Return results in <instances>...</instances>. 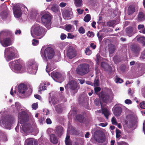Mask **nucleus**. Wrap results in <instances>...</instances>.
I'll return each mask as SVG.
<instances>
[{
	"label": "nucleus",
	"mask_w": 145,
	"mask_h": 145,
	"mask_svg": "<svg viewBox=\"0 0 145 145\" xmlns=\"http://www.w3.org/2000/svg\"><path fill=\"white\" fill-rule=\"evenodd\" d=\"M76 55V52L75 49L72 46H69L67 48V56L69 59H72L75 57Z\"/></svg>",
	"instance_id": "7"
},
{
	"label": "nucleus",
	"mask_w": 145,
	"mask_h": 145,
	"mask_svg": "<svg viewBox=\"0 0 145 145\" xmlns=\"http://www.w3.org/2000/svg\"><path fill=\"white\" fill-rule=\"evenodd\" d=\"M111 121L112 124L113 125H116L118 124L117 122L116 121V118L114 117H113L112 118L111 120Z\"/></svg>",
	"instance_id": "43"
},
{
	"label": "nucleus",
	"mask_w": 145,
	"mask_h": 145,
	"mask_svg": "<svg viewBox=\"0 0 145 145\" xmlns=\"http://www.w3.org/2000/svg\"><path fill=\"white\" fill-rule=\"evenodd\" d=\"M118 144V145H128L127 143L123 142H120Z\"/></svg>",
	"instance_id": "61"
},
{
	"label": "nucleus",
	"mask_w": 145,
	"mask_h": 145,
	"mask_svg": "<svg viewBox=\"0 0 145 145\" xmlns=\"http://www.w3.org/2000/svg\"><path fill=\"white\" fill-rule=\"evenodd\" d=\"M101 88L99 87H96L94 88V91L95 93L97 94V93L100 91Z\"/></svg>",
	"instance_id": "54"
},
{
	"label": "nucleus",
	"mask_w": 145,
	"mask_h": 145,
	"mask_svg": "<svg viewBox=\"0 0 145 145\" xmlns=\"http://www.w3.org/2000/svg\"><path fill=\"white\" fill-rule=\"evenodd\" d=\"M138 20L143 21L145 19V16L144 13L142 12H140L138 15Z\"/></svg>",
	"instance_id": "26"
},
{
	"label": "nucleus",
	"mask_w": 145,
	"mask_h": 145,
	"mask_svg": "<svg viewBox=\"0 0 145 145\" xmlns=\"http://www.w3.org/2000/svg\"><path fill=\"white\" fill-rule=\"evenodd\" d=\"M113 61L116 64H117L120 61L119 57L117 55H115L113 57Z\"/></svg>",
	"instance_id": "33"
},
{
	"label": "nucleus",
	"mask_w": 145,
	"mask_h": 145,
	"mask_svg": "<svg viewBox=\"0 0 145 145\" xmlns=\"http://www.w3.org/2000/svg\"><path fill=\"white\" fill-rule=\"evenodd\" d=\"M133 29L131 27L127 28L125 30L126 33L129 37H131L133 35Z\"/></svg>",
	"instance_id": "21"
},
{
	"label": "nucleus",
	"mask_w": 145,
	"mask_h": 145,
	"mask_svg": "<svg viewBox=\"0 0 145 145\" xmlns=\"http://www.w3.org/2000/svg\"><path fill=\"white\" fill-rule=\"evenodd\" d=\"M15 16L17 18H19L22 15V10L20 7L19 6H14L13 8Z\"/></svg>",
	"instance_id": "11"
},
{
	"label": "nucleus",
	"mask_w": 145,
	"mask_h": 145,
	"mask_svg": "<svg viewBox=\"0 0 145 145\" xmlns=\"http://www.w3.org/2000/svg\"><path fill=\"white\" fill-rule=\"evenodd\" d=\"M38 107L37 103H34L32 105V107L34 110H36Z\"/></svg>",
	"instance_id": "53"
},
{
	"label": "nucleus",
	"mask_w": 145,
	"mask_h": 145,
	"mask_svg": "<svg viewBox=\"0 0 145 145\" xmlns=\"http://www.w3.org/2000/svg\"><path fill=\"white\" fill-rule=\"evenodd\" d=\"M33 140H31L28 142L27 145H33Z\"/></svg>",
	"instance_id": "62"
},
{
	"label": "nucleus",
	"mask_w": 145,
	"mask_h": 145,
	"mask_svg": "<svg viewBox=\"0 0 145 145\" xmlns=\"http://www.w3.org/2000/svg\"><path fill=\"white\" fill-rule=\"evenodd\" d=\"M97 36L98 38L99 41L100 42H101L103 38V35H100L99 32L97 34Z\"/></svg>",
	"instance_id": "47"
},
{
	"label": "nucleus",
	"mask_w": 145,
	"mask_h": 145,
	"mask_svg": "<svg viewBox=\"0 0 145 145\" xmlns=\"http://www.w3.org/2000/svg\"><path fill=\"white\" fill-rule=\"evenodd\" d=\"M46 122L48 124H50L52 123V121L50 119L48 118L46 119Z\"/></svg>",
	"instance_id": "58"
},
{
	"label": "nucleus",
	"mask_w": 145,
	"mask_h": 145,
	"mask_svg": "<svg viewBox=\"0 0 145 145\" xmlns=\"http://www.w3.org/2000/svg\"><path fill=\"white\" fill-rule=\"evenodd\" d=\"M87 36L89 37H91V36L93 37L94 36V33L92 32H91L90 31H88L87 34Z\"/></svg>",
	"instance_id": "45"
},
{
	"label": "nucleus",
	"mask_w": 145,
	"mask_h": 145,
	"mask_svg": "<svg viewBox=\"0 0 145 145\" xmlns=\"http://www.w3.org/2000/svg\"><path fill=\"white\" fill-rule=\"evenodd\" d=\"M84 11V10H81V9L80 8H78L77 9V11L80 14H81L83 13Z\"/></svg>",
	"instance_id": "59"
},
{
	"label": "nucleus",
	"mask_w": 145,
	"mask_h": 145,
	"mask_svg": "<svg viewBox=\"0 0 145 145\" xmlns=\"http://www.w3.org/2000/svg\"><path fill=\"white\" fill-rule=\"evenodd\" d=\"M128 94L131 96H133V92H132V90L131 88H129L128 89Z\"/></svg>",
	"instance_id": "63"
},
{
	"label": "nucleus",
	"mask_w": 145,
	"mask_h": 145,
	"mask_svg": "<svg viewBox=\"0 0 145 145\" xmlns=\"http://www.w3.org/2000/svg\"><path fill=\"white\" fill-rule=\"evenodd\" d=\"M37 67L36 65L33 64H31L28 66L27 70L29 73L32 74L35 72Z\"/></svg>",
	"instance_id": "18"
},
{
	"label": "nucleus",
	"mask_w": 145,
	"mask_h": 145,
	"mask_svg": "<svg viewBox=\"0 0 145 145\" xmlns=\"http://www.w3.org/2000/svg\"><path fill=\"white\" fill-rule=\"evenodd\" d=\"M69 88L72 91H73L74 93H76L80 88V86L78 83L74 80L70 81L67 84Z\"/></svg>",
	"instance_id": "5"
},
{
	"label": "nucleus",
	"mask_w": 145,
	"mask_h": 145,
	"mask_svg": "<svg viewBox=\"0 0 145 145\" xmlns=\"http://www.w3.org/2000/svg\"><path fill=\"white\" fill-rule=\"evenodd\" d=\"M134 39L137 40L138 42L142 44L143 45H145V37L144 36H137Z\"/></svg>",
	"instance_id": "16"
},
{
	"label": "nucleus",
	"mask_w": 145,
	"mask_h": 145,
	"mask_svg": "<svg viewBox=\"0 0 145 145\" xmlns=\"http://www.w3.org/2000/svg\"><path fill=\"white\" fill-rule=\"evenodd\" d=\"M8 52H10L9 54L7 56V60L10 61L15 58V50L14 48L12 47L6 48L5 50V56Z\"/></svg>",
	"instance_id": "6"
},
{
	"label": "nucleus",
	"mask_w": 145,
	"mask_h": 145,
	"mask_svg": "<svg viewBox=\"0 0 145 145\" xmlns=\"http://www.w3.org/2000/svg\"><path fill=\"white\" fill-rule=\"evenodd\" d=\"M100 100L103 103H106L109 100L110 95L108 93L101 91L98 95Z\"/></svg>",
	"instance_id": "4"
},
{
	"label": "nucleus",
	"mask_w": 145,
	"mask_h": 145,
	"mask_svg": "<svg viewBox=\"0 0 145 145\" xmlns=\"http://www.w3.org/2000/svg\"><path fill=\"white\" fill-rule=\"evenodd\" d=\"M101 57L99 55H97L96 56V62L97 64L99 65L100 63Z\"/></svg>",
	"instance_id": "46"
},
{
	"label": "nucleus",
	"mask_w": 145,
	"mask_h": 145,
	"mask_svg": "<svg viewBox=\"0 0 145 145\" xmlns=\"http://www.w3.org/2000/svg\"><path fill=\"white\" fill-rule=\"evenodd\" d=\"M63 16L65 17L69 18L71 17V12L68 10L64 11L63 12Z\"/></svg>",
	"instance_id": "31"
},
{
	"label": "nucleus",
	"mask_w": 145,
	"mask_h": 145,
	"mask_svg": "<svg viewBox=\"0 0 145 145\" xmlns=\"http://www.w3.org/2000/svg\"><path fill=\"white\" fill-rule=\"evenodd\" d=\"M89 65L86 63H83L79 65L76 69V73L81 76H83L87 74L89 72Z\"/></svg>",
	"instance_id": "2"
},
{
	"label": "nucleus",
	"mask_w": 145,
	"mask_h": 145,
	"mask_svg": "<svg viewBox=\"0 0 145 145\" xmlns=\"http://www.w3.org/2000/svg\"><path fill=\"white\" fill-rule=\"evenodd\" d=\"M76 6L77 7H80L82 4V0H75Z\"/></svg>",
	"instance_id": "41"
},
{
	"label": "nucleus",
	"mask_w": 145,
	"mask_h": 145,
	"mask_svg": "<svg viewBox=\"0 0 145 145\" xmlns=\"http://www.w3.org/2000/svg\"><path fill=\"white\" fill-rule=\"evenodd\" d=\"M116 81V83H121L123 82V81L122 79H121L120 78H118L116 79L115 80Z\"/></svg>",
	"instance_id": "49"
},
{
	"label": "nucleus",
	"mask_w": 145,
	"mask_h": 145,
	"mask_svg": "<svg viewBox=\"0 0 145 145\" xmlns=\"http://www.w3.org/2000/svg\"><path fill=\"white\" fill-rule=\"evenodd\" d=\"M34 26L35 27L33 31L34 34L39 37L37 38V39H41L45 35L46 32V30L38 24L35 25Z\"/></svg>",
	"instance_id": "3"
},
{
	"label": "nucleus",
	"mask_w": 145,
	"mask_h": 145,
	"mask_svg": "<svg viewBox=\"0 0 145 145\" xmlns=\"http://www.w3.org/2000/svg\"><path fill=\"white\" fill-rule=\"evenodd\" d=\"M116 22V21L115 20H112L107 22V25L109 27H113Z\"/></svg>",
	"instance_id": "34"
},
{
	"label": "nucleus",
	"mask_w": 145,
	"mask_h": 145,
	"mask_svg": "<svg viewBox=\"0 0 145 145\" xmlns=\"http://www.w3.org/2000/svg\"><path fill=\"white\" fill-rule=\"evenodd\" d=\"M39 41L38 40L35 39H33L32 40V44L34 46L36 45L37 44H38Z\"/></svg>",
	"instance_id": "48"
},
{
	"label": "nucleus",
	"mask_w": 145,
	"mask_h": 145,
	"mask_svg": "<svg viewBox=\"0 0 145 145\" xmlns=\"http://www.w3.org/2000/svg\"><path fill=\"white\" fill-rule=\"evenodd\" d=\"M50 140L51 142L54 144H56L58 142L57 138L54 134H52L50 135Z\"/></svg>",
	"instance_id": "23"
},
{
	"label": "nucleus",
	"mask_w": 145,
	"mask_h": 145,
	"mask_svg": "<svg viewBox=\"0 0 145 145\" xmlns=\"http://www.w3.org/2000/svg\"><path fill=\"white\" fill-rule=\"evenodd\" d=\"M67 36L64 34L62 33L61 34L60 38L61 40H64L66 39Z\"/></svg>",
	"instance_id": "55"
},
{
	"label": "nucleus",
	"mask_w": 145,
	"mask_h": 145,
	"mask_svg": "<svg viewBox=\"0 0 145 145\" xmlns=\"http://www.w3.org/2000/svg\"><path fill=\"white\" fill-rule=\"evenodd\" d=\"M51 9L52 10L55 12H57L58 10V7L56 5H53L51 7Z\"/></svg>",
	"instance_id": "36"
},
{
	"label": "nucleus",
	"mask_w": 145,
	"mask_h": 145,
	"mask_svg": "<svg viewBox=\"0 0 145 145\" xmlns=\"http://www.w3.org/2000/svg\"><path fill=\"white\" fill-rule=\"evenodd\" d=\"M2 123L5 125L7 127H10L12 122V120L9 118H7L2 120Z\"/></svg>",
	"instance_id": "17"
},
{
	"label": "nucleus",
	"mask_w": 145,
	"mask_h": 145,
	"mask_svg": "<svg viewBox=\"0 0 145 145\" xmlns=\"http://www.w3.org/2000/svg\"><path fill=\"white\" fill-rule=\"evenodd\" d=\"M108 47L110 54L114 53L116 50V46L114 44L110 43L108 45Z\"/></svg>",
	"instance_id": "19"
},
{
	"label": "nucleus",
	"mask_w": 145,
	"mask_h": 145,
	"mask_svg": "<svg viewBox=\"0 0 145 145\" xmlns=\"http://www.w3.org/2000/svg\"><path fill=\"white\" fill-rule=\"evenodd\" d=\"M40 52L43 59L46 62H47L48 59L52 58L55 54L54 50L50 47H47L43 50L42 49Z\"/></svg>",
	"instance_id": "1"
},
{
	"label": "nucleus",
	"mask_w": 145,
	"mask_h": 145,
	"mask_svg": "<svg viewBox=\"0 0 145 145\" xmlns=\"http://www.w3.org/2000/svg\"><path fill=\"white\" fill-rule=\"evenodd\" d=\"M14 63L15 64L14 67L16 70L19 71L22 69V60L20 59H18V60L14 61Z\"/></svg>",
	"instance_id": "13"
},
{
	"label": "nucleus",
	"mask_w": 145,
	"mask_h": 145,
	"mask_svg": "<svg viewBox=\"0 0 145 145\" xmlns=\"http://www.w3.org/2000/svg\"><path fill=\"white\" fill-rule=\"evenodd\" d=\"M63 128L61 126L57 127L56 129V133L58 136H61L62 134Z\"/></svg>",
	"instance_id": "24"
},
{
	"label": "nucleus",
	"mask_w": 145,
	"mask_h": 145,
	"mask_svg": "<svg viewBox=\"0 0 145 145\" xmlns=\"http://www.w3.org/2000/svg\"><path fill=\"white\" fill-rule=\"evenodd\" d=\"M133 121L132 120H131L129 121L127 123H126V124H127V126L128 128H131L133 127Z\"/></svg>",
	"instance_id": "39"
},
{
	"label": "nucleus",
	"mask_w": 145,
	"mask_h": 145,
	"mask_svg": "<svg viewBox=\"0 0 145 145\" xmlns=\"http://www.w3.org/2000/svg\"><path fill=\"white\" fill-rule=\"evenodd\" d=\"M131 50L134 53L137 54L139 52L140 48L138 45L134 44L132 46Z\"/></svg>",
	"instance_id": "20"
},
{
	"label": "nucleus",
	"mask_w": 145,
	"mask_h": 145,
	"mask_svg": "<svg viewBox=\"0 0 145 145\" xmlns=\"http://www.w3.org/2000/svg\"><path fill=\"white\" fill-rule=\"evenodd\" d=\"M125 103L127 104H130L132 103V101L130 99H127L125 100Z\"/></svg>",
	"instance_id": "56"
},
{
	"label": "nucleus",
	"mask_w": 145,
	"mask_h": 145,
	"mask_svg": "<svg viewBox=\"0 0 145 145\" xmlns=\"http://www.w3.org/2000/svg\"><path fill=\"white\" fill-rule=\"evenodd\" d=\"M74 36L72 34L69 33H68L67 38L68 39H72L74 38Z\"/></svg>",
	"instance_id": "57"
},
{
	"label": "nucleus",
	"mask_w": 145,
	"mask_h": 145,
	"mask_svg": "<svg viewBox=\"0 0 145 145\" xmlns=\"http://www.w3.org/2000/svg\"><path fill=\"white\" fill-rule=\"evenodd\" d=\"M101 66L108 74H110L111 72L112 69L110 65L107 64L105 62H102L101 63Z\"/></svg>",
	"instance_id": "12"
},
{
	"label": "nucleus",
	"mask_w": 145,
	"mask_h": 145,
	"mask_svg": "<svg viewBox=\"0 0 145 145\" xmlns=\"http://www.w3.org/2000/svg\"><path fill=\"white\" fill-rule=\"evenodd\" d=\"M99 79H95L94 80V85L95 86H99Z\"/></svg>",
	"instance_id": "51"
},
{
	"label": "nucleus",
	"mask_w": 145,
	"mask_h": 145,
	"mask_svg": "<svg viewBox=\"0 0 145 145\" xmlns=\"http://www.w3.org/2000/svg\"><path fill=\"white\" fill-rule=\"evenodd\" d=\"M18 91L19 93L24 94L27 89V86L24 84H21L18 86Z\"/></svg>",
	"instance_id": "14"
},
{
	"label": "nucleus",
	"mask_w": 145,
	"mask_h": 145,
	"mask_svg": "<svg viewBox=\"0 0 145 145\" xmlns=\"http://www.w3.org/2000/svg\"><path fill=\"white\" fill-rule=\"evenodd\" d=\"M135 11V8L133 5L130 6L128 8L127 13L128 15L133 13Z\"/></svg>",
	"instance_id": "25"
},
{
	"label": "nucleus",
	"mask_w": 145,
	"mask_h": 145,
	"mask_svg": "<svg viewBox=\"0 0 145 145\" xmlns=\"http://www.w3.org/2000/svg\"><path fill=\"white\" fill-rule=\"evenodd\" d=\"M142 56L143 58L145 59V49L142 53Z\"/></svg>",
	"instance_id": "64"
},
{
	"label": "nucleus",
	"mask_w": 145,
	"mask_h": 145,
	"mask_svg": "<svg viewBox=\"0 0 145 145\" xmlns=\"http://www.w3.org/2000/svg\"><path fill=\"white\" fill-rule=\"evenodd\" d=\"M20 123L23 124L26 122L29 119L28 115L25 111H22L19 114Z\"/></svg>",
	"instance_id": "8"
},
{
	"label": "nucleus",
	"mask_w": 145,
	"mask_h": 145,
	"mask_svg": "<svg viewBox=\"0 0 145 145\" xmlns=\"http://www.w3.org/2000/svg\"><path fill=\"white\" fill-rule=\"evenodd\" d=\"M72 28V26L71 25L68 24L65 25V30L68 31H70L71 29Z\"/></svg>",
	"instance_id": "42"
},
{
	"label": "nucleus",
	"mask_w": 145,
	"mask_h": 145,
	"mask_svg": "<svg viewBox=\"0 0 145 145\" xmlns=\"http://www.w3.org/2000/svg\"><path fill=\"white\" fill-rule=\"evenodd\" d=\"M46 84L44 83H42L40 84L39 87V91H40L42 90H44L46 89V87L45 86Z\"/></svg>",
	"instance_id": "30"
},
{
	"label": "nucleus",
	"mask_w": 145,
	"mask_h": 145,
	"mask_svg": "<svg viewBox=\"0 0 145 145\" xmlns=\"http://www.w3.org/2000/svg\"><path fill=\"white\" fill-rule=\"evenodd\" d=\"M102 113L107 119H108L109 113L108 110L106 108L102 109Z\"/></svg>",
	"instance_id": "28"
},
{
	"label": "nucleus",
	"mask_w": 145,
	"mask_h": 145,
	"mask_svg": "<svg viewBox=\"0 0 145 145\" xmlns=\"http://www.w3.org/2000/svg\"><path fill=\"white\" fill-rule=\"evenodd\" d=\"M76 119L80 123L83 122L84 119V116L81 114L76 115Z\"/></svg>",
	"instance_id": "27"
},
{
	"label": "nucleus",
	"mask_w": 145,
	"mask_h": 145,
	"mask_svg": "<svg viewBox=\"0 0 145 145\" xmlns=\"http://www.w3.org/2000/svg\"><path fill=\"white\" fill-rule=\"evenodd\" d=\"M105 138L103 137H101L98 139V142L100 143H103L105 141Z\"/></svg>",
	"instance_id": "50"
},
{
	"label": "nucleus",
	"mask_w": 145,
	"mask_h": 145,
	"mask_svg": "<svg viewBox=\"0 0 145 145\" xmlns=\"http://www.w3.org/2000/svg\"><path fill=\"white\" fill-rule=\"evenodd\" d=\"M78 31L80 33L83 34L85 33V30L84 27L82 26L80 27Z\"/></svg>",
	"instance_id": "44"
},
{
	"label": "nucleus",
	"mask_w": 145,
	"mask_h": 145,
	"mask_svg": "<svg viewBox=\"0 0 145 145\" xmlns=\"http://www.w3.org/2000/svg\"><path fill=\"white\" fill-rule=\"evenodd\" d=\"M52 77L57 79L60 78L62 76L61 74L59 72L54 71L51 73Z\"/></svg>",
	"instance_id": "22"
},
{
	"label": "nucleus",
	"mask_w": 145,
	"mask_h": 145,
	"mask_svg": "<svg viewBox=\"0 0 145 145\" xmlns=\"http://www.w3.org/2000/svg\"><path fill=\"white\" fill-rule=\"evenodd\" d=\"M55 107L56 110L57 112H59L61 111V106L60 105H57L55 106Z\"/></svg>",
	"instance_id": "40"
},
{
	"label": "nucleus",
	"mask_w": 145,
	"mask_h": 145,
	"mask_svg": "<svg viewBox=\"0 0 145 145\" xmlns=\"http://www.w3.org/2000/svg\"><path fill=\"white\" fill-rule=\"evenodd\" d=\"M85 52L86 54L88 56L90 55L92 53V52L90 50L89 47L86 48Z\"/></svg>",
	"instance_id": "38"
},
{
	"label": "nucleus",
	"mask_w": 145,
	"mask_h": 145,
	"mask_svg": "<svg viewBox=\"0 0 145 145\" xmlns=\"http://www.w3.org/2000/svg\"><path fill=\"white\" fill-rule=\"evenodd\" d=\"M8 15L7 12L5 11H3L0 13V16L3 19H6Z\"/></svg>",
	"instance_id": "29"
},
{
	"label": "nucleus",
	"mask_w": 145,
	"mask_h": 145,
	"mask_svg": "<svg viewBox=\"0 0 145 145\" xmlns=\"http://www.w3.org/2000/svg\"><path fill=\"white\" fill-rule=\"evenodd\" d=\"M70 137L69 136L67 135L66 136L65 140V142L66 145H71Z\"/></svg>",
	"instance_id": "32"
},
{
	"label": "nucleus",
	"mask_w": 145,
	"mask_h": 145,
	"mask_svg": "<svg viewBox=\"0 0 145 145\" xmlns=\"http://www.w3.org/2000/svg\"><path fill=\"white\" fill-rule=\"evenodd\" d=\"M31 128V125L29 124H24L23 125L22 128L23 131L26 133H29Z\"/></svg>",
	"instance_id": "15"
},
{
	"label": "nucleus",
	"mask_w": 145,
	"mask_h": 145,
	"mask_svg": "<svg viewBox=\"0 0 145 145\" xmlns=\"http://www.w3.org/2000/svg\"><path fill=\"white\" fill-rule=\"evenodd\" d=\"M121 106V105L120 104H116L113 108L112 110L113 113L116 116L118 117L121 115L122 111Z\"/></svg>",
	"instance_id": "9"
},
{
	"label": "nucleus",
	"mask_w": 145,
	"mask_h": 145,
	"mask_svg": "<svg viewBox=\"0 0 145 145\" xmlns=\"http://www.w3.org/2000/svg\"><path fill=\"white\" fill-rule=\"evenodd\" d=\"M140 107L142 108L145 109V102L143 101L140 104Z\"/></svg>",
	"instance_id": "52"
},
{
	"label": "nucleus",
	"mask_w": 145,
	"mask_h": 145,
	"mask_svg": "<svg viewBox=\"0 0 145 145\" xmlns=\"http://www.w3.org/2000/svg\"><path fill=\"white\" fill-rule=\"evenodd\" d=\"M51 17L48 14H45L42 16L41 20L42 22L44 24L47 25L49 24L51 20Z\"/></svg>",
	"instance_id": "10"
},
{
	"label": "nucleus",
	"mask_w": 145,
	"mask_h": 145,
	"mask_svg": "<svg viewBox=\"0 0 145 145\" xmlns=\"http://www.w3.org/2000/svg\"><path fill=\"white\" fill-rule=\"evenodd\" d=\"M66 3L64 2H61L59 4V6L61 7H63L65 6L66 5Z\"/></svg>",
	"instance_id": "60"
},
{
	"label": "nucleus",
	"mask_w": 145,
	"mask_h": 145,
	"mask_svg": "<svg viewBox=\"0 0 145 145\" xmlns=\"http://www.w3.org/2000/svg\"><path fill=\"white\" fill-rule=\"evenodd\" d=\"M95 104L98 106H99L100 105L102 106V103L100 100L98 99H96L94 101Z\"/></svg>",
	"instance_id": "37"
},
{
	"label": "nucleus",
	"mask_w": 145,
	"mask_h": 145,
	"mask_svg": "<svg viewBox=\"0 0 145 145\" xmlns=\"http://www.w3.org/2000/svg\"><path fill=\"white\" fill-rule=\"evenodd\" d=\"M91 17L89 14H87L84 18V20L86 22H88L91 20Z\"/></svg>",
	"instance_id": "35"
}]
</instances>
